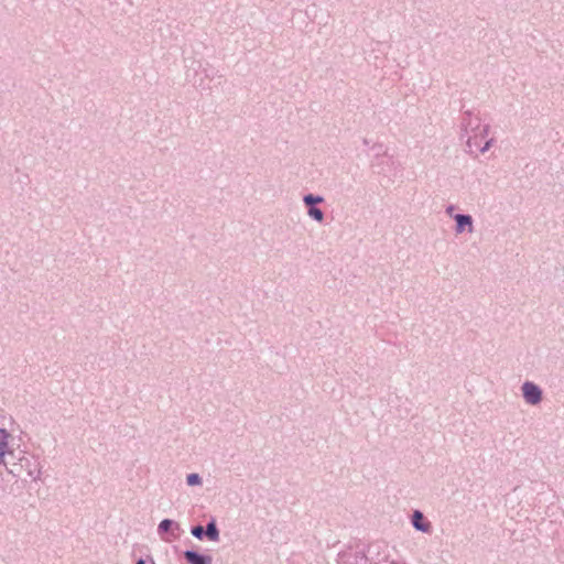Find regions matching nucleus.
Segmentation results:
<instances>
[{
  "label": "nucleus",
  "mask_w": 564,
  "mask_h": 564,
  "mask_svg": "<svg viewBox=\"0 0 564 564\" xmlns=\"http://www.w3.org/2000/svg\"><path fill=\"white\" fill-rule=\"evenodd\" d=\"M148 557H149V561H150L151 564H155V562H154L152 556L149 555Z\"/></svg>",
  "instance_id": "16"
},
{
  "label": "nucleus",
  "mask_w": 564,
  "mask_h": 564,
  "mask_svg": "<svg viewBox=\"0 0 564 564\" xmlns=\"http://www.w3.org/2000/svg\"><path fill=\"white\" fill-rule=\"evenodd\" d=\"M422 520H423L422 513L420 511H415L413 514V525L421 531H427L429 525H423Z\"/></svg>",
  "instance_id": "7"
},
{
  "label": "nucleus",
  "mask_w": 564,
  "mask_h": 564,
  "mask_svg": "<svg viewBox=\"0 0 564 564\" xmlns=\"http://www.w3.org/2000/svg\"><path fill=\"white\" fill-rule=\"evenodd\" d=\"M134 564H147V560L143 557H139Z\"/></svg>",
  "instance_id": "14"
},
{
  "label": "nucleus",
  "mask_w": 564,
  "mask_h": 564,
  "mask_svg": "<svg viewBox=\"0 0 564 564\" xmlns=\"http://www.w3.org/2000/svg\"><path fill=\"white\" fill-rule=\"evenodd\" d=\"M392 564H395V563H392Z\"/></svg>",
  "instance_id": "18"
},
{
  "label": "nucleus",
  "mask_w": 564,
  "mask_h": 564,
  "mask_svg": "<svg viewBox=\"0 0 564 564\" xmlns=\"http://www.w3.org/2000/svg\"><path fill=\"white\" fill-rule=\"evenodd\" d=\"M310 215L314 217L316 220L322 221L323 220V213L318 208H311Z\"/></svg>",
  "instance_id": "11"
},
{
  "label": "nucleus",
  "mask_w": 564,
  "mask_h": 564,
  "mask_svg": "<svg viewBox=\"0 0 564 564\" xmlns=\"http://www.w3.org/2000/svg\"><path fill=\"white\" fill-rule=\"evenodd\" d=\"M304 200H305V203H306L307 205H312V204H314V203H319V202H322V198H321V197H314V196H312V195H307V196L304 198Z\"/></svg>",
  "instance_id": "12"
},
{
  "label": "nucleus",
  "mask_w": 564,
  "mask_h": 564,
  "mask_svg": "<svg viewBox=\"0 0 564 564\" xmlns=\"http://www.w3.org/2000/svg\"><path fill=\"white\" fill-rule=\"evenodd\" d=\"M522 391L524 399L531 404H536L541 400V390L531 382L524 383Z\"/></svg>",
  "instance_id": "5"
},
{
  "label": "nucleus",
  "mask_w": 564,
  "mask_h": 564,
  "mask_svg": "<svg viewBox=\"0 0 564 564\" xmlns=\"http://www.w3.org/2000/svg\"><path fill=\"white\" fill-rule=\"evenodd\" d=\"M13 480L0 469V490L3 495L17 496Z\"/></svg>",
  "instance_id": "6"
},
{
  "label": "nucleus",
  "mask_w": 564,
  "mask_h": 564,
  "mask_svg": "<svg viewBox=\"0 0 564 564\" xmlns=\"http://www.w3.org/2000/svg\"><path fill=\"white\" fill-rule=\"evenodd\" d=\"M40 470H37L36 475H34V473L32 470H29V476L32 477L34 480L39 478V475H40Z\"/></svg>",
  "instance_id": "13"
},
{
  "label": "nucleus",
  "mask_w": 564,
  "mask_h": 564,
  "mask_svg": "<svg viewBox=\"0 0 564 564\" xmlns=\"http://www.w3.org/2000/svg\"><path fill=\"white\" fill-rule=\"evenodd\" d=\"M15 466H17V464H13L12 467H9L7 460H6V466H2L4 468V473L7 474V476H9L13 480L14 484L18 482V478H19V473L17 471Z\"/></svg>",
  "instance_id": "8"
},
{
  "label": "nucleus",
  "mask_w": 564,
  "mask_h": 564,
  "mask_svg": "<svg viewBox=\"0 0 564 564\" xmlns=\"http://www.w3.org/2000/svg\"><path fill=\"white\" fill-rule=\"evenodd\" d=\"M191 534L199 541H212V518L204 525L200 523L192 525Z\"/></svg>",
  "instance_id": "4"
},
{
  "label": "nucleus",
  "mask_w": 564,
  "mask_h": 564,
  "mask_svg": "<svg viewBox=\"0 0 564 564\" xmlns=\"http://www.w3.org/2000/svg\"><path fill=\"white\" fill-rule=\"evenodd\" d=\"M11 434L6 427H0V467L6 466V457L13 455V448L9 444Z\"/></svg>",
  "instance_id": "3"
},
{
  "label": "nucleus",
  "mask_w": 564,
  "mask_h": 564,
  "mask_svg": "<svg viewBox=\"0 0 564 564\" xmlns=\"http://www.w3.org/2000/svg\"><path fill=\"white\" fill-rule=\"evenodd\" d=\"M186 484L189 487L198 486L202 484V477L197 473H191L186 476Z\"/></svg>",
  "instance_id": "9"
},
{
  "label": "nucleus",
  "mask_w": 564,
  "mask_h": 564,
  "mask_svg": "<svg viewBox=\"0 0 564 564\" xmlns=\"http://www.w3.org/2000/svg\"><path fill=\"white\" fill-rule=\"evenodd\" d=\"M213 534H214V540H216V538H217V534H218V533H217V530H216V528H215V527H214Z\"/></svg>",
  "instance_id": "15"
},
{
  "label": "nucleus",
  "mask_w": 564,
  "mask_h": 564,
  "mask_svg": "<svg viewBox=\"0 0 564 564\" xmlns=\"http://www.w3.org/2000/svg\"><path fill=\"white\" fill-rule=\"evenodd\" d=\"M4 420V416H0V424L1 425H4V423L2 422Z\"/></svg>",
  "instance_id": "17"
},
{
  "label": "nucleus",
  "mask_w": 564,
  "mask_h": 564,
  "mask_svg": "<svg viewBox=\"0 0 564 564\" xmlns=\"http://www.w3.org/2000/svg\"><path fill=\"white\" fill-rule=\"evenodd\" d=\"M186 544L192 545L191 549L182 552V556L187 564H212V555L200 553L198 547L188 539L186 540Z\"/></svg>",
  "instance_id": "2"
},
{
  "label": "nucleus",
  "mask_w": 564,
  "mask_h": 564,
  "mask_svg": "<svg viewBox=\"0 0 564 564\" xmlns=\"http://www.w3.org/2000/svg\"><path fill=\"white\" fill-rule=\"evenodd\" d=\"M458 231H462L465 225L471 226V218L465 215L456 216Z\"/></svg>",
  "instance_id": "10"
},
{
  "label": "nucleus",
  "mask_w": 564,
  "mask_h": 564,
  "mask_svg": "<svg viewBox=\"0 0 564 564\" xmlns=\"http://www.w3.org/2000/svg\"><path fill=\"white\" fill-rule=\"evenodd\" d=\"M183 532L180 523L173 519L164 518L158 525V534L166 543L180 539Z\"/></svg>",
  "instance_id": "1"
}]
</instances>
